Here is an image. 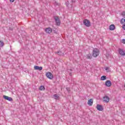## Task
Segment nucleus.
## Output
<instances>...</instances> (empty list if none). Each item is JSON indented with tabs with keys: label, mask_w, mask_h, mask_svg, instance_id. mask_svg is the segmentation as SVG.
Listing matches in <instances>:
<instances>
[{
	"label": "nucleus",
	"mask_w": 125,
	"mask_h": 125,
	"mask_svg": "<svg viewBox=\"0 0 125 125\" xmlns=\"http://www.w3.org/2000/svg\"><path fill=\"white\" fill-rule=\"evenodd\" d=\"M122 28H123V29H124L125 30V24H124V25L122 26Z\"/></svg>",
	"instance_id": "25"
},
{
	"label": "nucleus",
	"mask_w": 125,
	"mask_h": 125,
	"mask_svg": "<svg viewBox=\"0 0 125 125\" xmlns=\"http://www.w3.org/2000/svg\"><path fill=\"white\" fill-rule=\"evenodd\" d=\"M121 15H122V16H123V17L124 18H125V12L123 11L121 13Z\"/></svg>",
	"instance_id": "21"
},
{
	"label": "nucleus",
	"mask_w": 125,
	"mask_h": 125,
	"mask_svg": "<svg viewBox=\"0 0 125 125\" xmlns=\"http://www.w3.org/2000/svg\"><path fill=\"white\" fill-rule=\"evenodd\" d=\"M67 91H68V92L69 93V92H70L71 90H70V88L69 87H66V88Z\"/></svg>",
	"instance_id": "23"
},
{
	"label": "nucleus",
	"mask_w": 125,
	"mask_h": 125,
	"mask_svg": "<svg viewBox=\"0 0 125 125\" xmlns=\"http://www.w3.org/2000/svg\"><path fill=\"white\" fill-rule=\"evenodd\" d=\"M4 45L3 42L0 41V47H2Z\"/></svg>",
	"instance_id": "19"
},
{
	"label": "nucleus",
	"mask_w": 125,
	"mask_h": 125,
	"mask_svg": "<svg viewBox=\"0 0 125 125\" xmlns=\"http://www.w3.org/2000/svg\"><path fill=\"white\" fill-rule=\"evenodd\" d=\"M45 87H44V86L41 85L39 87V90H45Z\"/></svg>",
	"instance_id": "16"
},
{
	"label": "nucleus",
	"mask_w": 125,
	"mask_h": 125,
	"mask_svg": "<svg viewBox=\"0 0 125 125\" xmlns=\"http://www.w3.org/2000/svg\"><path fill=\"white\" fill-rule=\"evenodd\" d=\"M105 70L106 71H107V70H109V67H105Z\"/></svg>",
	"instance_id": "26"
},
{
	"label": "nucleus",
	"mask_w": 125,
	"mask_h": 125,
	"mask_svg": "<svg viewBox=\"0 0 125 125\" xmlns=\"http://www.w3.org/2000/svg\"><path fill=\"white\" fill-rule=\"evenodd\" d=\"M122 43H124L125 44V39H123L122 40Z\"/></svg>",
	"instance_id": "24"
},
{
	"label": "nucleus",
	"mask_w": 125,
	"mask_h": 125,
	"mask_svg": "<svg viewBox=\"0 0 125 125\" xmlns=\"http://www.w3.org/2000/svg\"><path fill=\"white\" fill-rule=\"evenodd\" d=\"M99 55V50L97 48H94L92 51V56L97 57Z\"/></svg>",
	"instance_id": "1"
},
{
	"label": "nucleus",
	"mask_w": 125,
	"mask_h": 125,
	"mask_svg": "<svg viewBox=\"0 0 125 125\" xmlns=\"http://www.w3.org/2000/svg\"><path fill=\"white\" fill-rule=\"evenodd\" d=\"M54 19L55 20L56 25H57V26H60V24H61L60 19H59L58 17H54Z\"/></svg>",
	"instance_id": "3"
},
{
	"label": "nucleus",
	"mask_w": 125,
	"mask_h": 125,
	"mask_svg": "<svg viewBox=\"0 0 125 125\" xmlns=\"http://www.w3.org/2000/svg\"><path fill=\"white\" fill-rule=\"evenodd\" d=\"M86 59H92V56L91 55V54L89 53L86 55Z\"/></svg>",
	"instance_id": "15"
},
{
	"label": "nucleus",
	"mask_w": 125,
	"mask_h": 125,
	"mask_svg": "<svg viewBox=\"0 0 125 125\" xmlns=\"http://www.w3.org/2000/svg\"><path fill=\"white\" fill-rule=\"evenodd\" d=\"M96 108L98 111H103V110H104V108H103V105L101 104H97Z\"/></svg>",
	"instance_id": "6"
},
{
	"label": "nucleus",
	"mask_w": 125,
	"mask_h": 125,
	"mask_svg": "<svg viewBox=\"0 0 125 125\" xmlns=\"http://www.w3.org/2000/svg\"><path fill=\"white\" fill-rule=\"evenodd\" d=\"M105 85L106 86L109 87L112 85V82L110 80H107L105 82Z\"/></svg>",
	"instance_id": "9"
},
{
	"label": "nucleus",
	"mask_w": 125,
	"mask_h": 125,
	"mask_svg": "<svg viewBox=\"0 0 125 125\" xmlns=\"http://www.w3.org/2000/svg\"><path fill=\"white\" fill-rule=\"evenodd\" d=\"M45 75L47 79H49V80H52V79H53V74H52V73L51 72H47Z\"/></svg>",
	"instance_id": "4"
},
{
	"label": "nucleus",
	"mask_w": 125,
	"mask_h": 125,
	"mask_svg": "<svg viewBox=\"0 0 125 125\" xmlns=\"http://www.w3.org/2000/svg\"><path fill=\"white\" fill-rule=\"evenodd\" d=\"M83 23L86 27H90L91 26L90 21L87 19H84L83 21Z\"/></svg>",
	"instance_id": "2"
},
{
	"label": "nucleus",
	"mask_w": 125,
	"mask_h": 125,
	"mask_svg": "<svg viewBox=\"0 0 125 125\" xmlns=\"http://www.w3.org/2000/svg\"><path fill=\"white\" fill-rule=\"evenodd\" d=\"M104 101V102H105V103H108V102L110 101V98L107 96H105L103 97Z\"/></svg>",
	"instance_id": "8"
},
{
	"label": "nucleus",
	"mask_w": 125,
	"mask_h": 125,
	"mask_svg": "<svg viewBox=\"0 0 125 125\" xmlns=\"http://www.w3.org/2000/svg\"><path fill=\"white\" fill-rule=\"evenodd\" d=\"M87 104L89 106H92V104H93V99H90L89 100H88V102H87Z\"/></svg>",
	"instance_id": "11"
},
{
	"label": "nucleus",
	"mask_w": 125,
	"mask_h": 125,
	"mask_svg": "<svg viewBox=\"0 0 125 125\" xmlns=\"http://www.w3.org/2000/svg\"><path fill=\"white\" fill-rule=\"evenodd\" d=\"M54 5H57L58 6H60V5H61V4L56 1H55L54 3Z\"/></svg>",
	"instance_id": "17"
},
{
	"label": "nucleus",
	"mask_w": 125,
	"mask_h": 125,
	"mask_svg": "<svg viewBox=\"0 0 125 125\" xmlns=\"http://www.w3.org/2000/svg\"><path fill=\"white\" fill-rule=\"evenodd\" d=\"M120 22L121 24H125V19H122Z\"/></svg>",
	"instance_id": "20"
},
{
	"label": "nucleus",
	"mask_w": 125,
	"mask_h": 125,
	"mask_svg": "<svg viewBox=\"0 0 125 125\" xmlns=\"http://www.w3.org/2000/svg\"><path fill=\"white\" fill-rule=\"evenodd\" d=\"M72 3H74L75 2V0H71Z\"/></svg>",
	"instance_id": "27"
},
{
	"label": "nucleus",
	"mask_w": 125,
	"mask_h": 125,
	"mask_svg": "<svg viewBox=\"0 0 125 125\" xmlns=\"http://www.w3.org/2000/svg\"><path fill=\"white\" fill-rule=\"evenodd\" d=\"M3 98L5 99V100H8V101H13V99L12 98L8 97L7 96L3 95Z\"/></svg>",
	"instance_id": "7"
},
{
	"label": "nucleus",
	"mask_w": 125,
	"mask_h": 125,
	"mask_svg": "<svg viewBox=\"0 0 125 125\" xmlns=\"http://www.w3.org/2000/svg\"><path fill=\"white\" fill-rule=\"evenodd\" d=\"M45 32L47 33V34H50L51 33H52V29L50 27H47L45 29Z\"/></svg>",
	"instance_id": "10"
},
{
	"label": "nucleus",
	"mask_w": 125,
	"mask_h": 125,
	"mask_svg": "<svg viewBox=\"0 0 125 125\" xmlns=\"http://www.w3.org/2000/svg\"><path fill=\"white\" fill-rule=\"evenodd\" d=\"M53 97H54V99H55V100H59V99L60 98V97L56 94H55L53 95Z\"/></svg>",
	"instance_id": "14"
},
{
	"label": "nucleus",
	"mask_w": 125,
	"mask_h": 125,
	"mask_svg": "<svg viewBox=\"0 0 125 125\" xmlns=\"http://www.w3.org/2000/svg\"><path fill=\"white\" fill-rule=\"evenodd\" d=\"M106 79H107V77H106V76H103L101 77V80L102 81H105Z\"/></svg>",
	"instance_id": "18"
},
{
	"label": "nucleus",
	"mask_w": 125,
	"mask_h": 125,
	"mask_svg": "<svg viewBox=\"0 0 125 125\" xmlns=\"http://www.w3.org/2000/svg\"><path fill=\"white\" fill-rule=\"evenodd\" d=\"M34 70H38V71H42V67L35 65L34 66Z\"/></svg>",
	"instance_id": "12"
},
{
	"label": "nucleus",
	"mask_w": 125,
	"mask_h": 125,
	"mask_svg": "<svg viewBox=\"0 0 125 125\" xmlns=\"http://www.w3.org/2000/svg\"><path fill=\"white\" fill-rule=\"evenodd\" d=\"M69 76H70L71 77H72V72H70V73H69Z\"/></svg>",
	"instance_id": "29"
},
{
	"label": "nucleus",
	"mask_w": 125,
	"mask_h": 125,
	"mask_svg": "<svg viewBox=\"0 0 125 125\" xmlns=\"http://www.w3.org/2000/svg\"><path fill=\"white\" fill-rule=\"evenodd\" d=\"M57 54H58V55L61 56L62 55V52H61V51H59L57 52Z\"/></svg>",
	"instance_id": "22"
},
{
	"label": "nucleus",
	"mask_w": 125,
	"mask_h": 125,
	"mask_svg": "<svg viewBox=\"0 0 125 125\" xmlns=\"http://www.w3.org/2000/svg\"><path fill=\"white\" fill-rule=\"evenodd\" d=\"M54 33H55V34H57V32L55 30H54Z\"/></svg>",
	"instance_id": "30"
},
{
	"label": "nucleus",
	"mask_w": 125,
	"mask_h": 125,
	"mask_svg": "<svg viewBox=\"0 0 125 125\" xmlns=\"http://www.w3.org/2000/svg\"><path fill=\"white\" fill-rule=\"evenodd\" d=\"M110 31H114V30H115V29H116V26H115L114 24H111L109 26V28Z\"/></svg>",
	"instance_id": "13"
},
{
	"label": "nucleus",
	"mask_w": 125,
	"mask_h": 125,
	"mask_svg": "<svg viewBox=\"0 0 125 125\" xmlns=\"http://www.w3.org/2000/svg\"><path fill=\"white\" fill-rule=\"evenodd\" d=\"M118 52L121 56H125V51L123 49L119 48Z\"/></svg>",
	"instance_id": "5"
},
{
	"label": "nucleus",
	"mask_w": 125,
	"mask_h": 125,
	"mask_svg": "<svg viewBox=\"0 0 125 125\" xmlns=\"http://www.w3.org/2000/svg\"><path fill=\"white\" fill-rule=\"evenodd\" d=\"M15 0H10V2H14Z\"/></svg>",
	"instance_id": "28"
}]
</instances>
